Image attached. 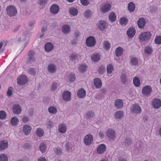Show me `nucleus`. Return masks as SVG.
<instances>
[{
  "mask_svg": "<svg viewBox=\"0 0 161 161\" xmlns=\"http://www.w3.org/2000/svg\"><path fill=\"white\" fill-rule=\"evenodd\" d=\"M6 10L7 14L10 17L16 16L17 13V10L16 8L13 5L8 6Z\"/></svg>",
  "mask_w": 161,
  "mask_h": 161,
  "instance_id": "1",
  "label": "nucleus"
},
{
  "mask_svg": "<svg viewBox=\"0 0 161 161\" xmlns=\"http://www.w3.org/2000/svg\"><path fill=\"white\" fill-rule=\"evenodd\" d=\"M152 35L150 32H145L142 33L139 36V39L142 42L149 40L151 37Z\"/></svg>",
  "mask_w": 161,
  "mask_h": 161,
  "instance_id": "2",
  "label": "nucleus"
},
{
  "mask_svg": "<svg viewBox=\"0 0 161 161\" xmlns=\"http://www.w3.org/2000/svg\"><path fill=\"white\" fill-rule=\"evenodd\" d=\"M86 46L88 47H92L96 44V40L95 38L92 36L88 37L86 41Z\"/></svg>",
  "mask_w": 161,
  "mask_h": 161,
  "instance_id": "3",
  "label": "nucleus"
},
{
  "mask_svg": "<svg viewBox=\"0 0 161 161\" xmlns=\"http://www.w3.org/2000/svg\"><path fill=\"white\" fill-rule=\"evenodd\" d=\"M28 81L27 77L25 75L20 76L17 79V83L19 85H24Z\"/></svg>",
  "mask_w": 161,
  "mask_h": 161,
  "instance_id": "4",
  "label": "nucleus"
},
{
  "mask_svg": "<svg viewBox=\"0 0 161 161\" xmlns=\"http://www.w3.org/2000/svg\"><path fill=\"white\" fill-rule=\"evenodd\" d=\"M93 140L92 136L90 134H88L85 136L83 140V142L86 145H89L92 144Z\"/></svg>",
  "mask_w": 161,
  "mask_h": 161,
  "instance_id": "5",
  "label": "nucleus"
},
{
  "mask_svg": "<svg viewBox=\"0 0 161 161\" xmlns=\"http://www.w3.org/2000/svg\"><path fill=\"white\" fill-rule=\"evenodd\" d=\"M131 111L135 114H139L141 113L142 110L138 104H133L131 108Z\"/></svg>",
  "mask_w": 161,
  "mask_h": 161,
  "instance_id": "6",
  "label": "nucleus"
},
{
  "mask_svg": "<svg viewBox=\"0 0 161 161\" xmlns=\"http://www.w3.org/2000/svg\"><path fill=\"white\" fill-rule=\"evenodd\" d=\"M34 52L32 50L30 51L28 53V58L27 61V63L28 64H30L35 62V59L34 57Z\"/></svg>",
  "mask_w": 161,
  "mask_h": 161,
  "instance_id": "7",
  "label": "nucleus"
},
{
  "mask_svg": "<svg viewBox=\"0 0 161 161\" xmlns=\"http://www.w3.org/2000/svg\"><path fill=\"white\" fill-rule=\"evenodd\" d=\"M152 92V88L149 86H144L142 88V94L145 95H150Z\"/></svg>",
  "mask_w": 161,
  "mask_h": 161,
  "instance_id": "8",
  "label": "nucleus"
},
{
  "mask_svg": "<svg viewBox=\"0 0 161 161\" xmlns=\"http://www.w3.org/2000/svg\"><path fill=\"white\" fill-rule=\"evenodd\" d=\"M71 93L68 91H64L62 95V97L64 100L66 101H70L71 98Z\"/></svg>",
  "mask_w": 161,
  "mask_h": 161,
  "instance_id": "9",
  "label": "nucleus"
},
{
  "mask_svg": "<svg viewBox=\"0 0 161 161\" xmlns=\"http://www.w3.org/2000/svg\"><path fill=\"white\" fill-rule=\"evenodd\" d=\"M124 105V103L122 99H116L114 102V106L115 108L117 109L122 108Z\"/></svg>",
  "mask_w": 161,
  "mask_h": 161,
  "instance_id": "10",
  "label": "nucleus"
},
{
  "mask_svg": "<svg viewBox=\"0 0 161 161\" xmlns=\"http://www.w3.org/2000/svg\"><path fill=\"white\" fill-rule=\"evenodd\" d=\"M59 8L58 6L56 4H53L50 8V12L53 14H58L59 11Z\"/></svg>",
  "mask_w": 161,
  "mask_h": 161,
  "instance_id": "11",
  "label": "nucleus"
},
{
  "mask_svg": "<svg viewBox=\"0 0 161 161\" xmlns=\"http://www.w3.org/2000/svg\"><path fill=\"white\" fill-rule=\"evenodd\" d=\"M106 135L109 138L113 139L115 137V132L114 130L109 129L106 131Z\"/></svg>",
  "mask_w": 161,
  "mask_h": 161,
  "instance_id": "12",
  "label": "nucleus"
},
{
  "mask_svg": "<svg viewBox=\"0 0 161 161\" xmlns=\"http://www.w3.org/2000/svg\"><path fill=\"white\" fill-rule=\"evenodd\" d=\"M13 113L16 114H20L22 111L21 106L18 104L14 105L12 107Z\"/></svg>",
  "mask_w": 161,
  "mask_h": 161,
  "instance_id": "13",
  "label": "nucleus"
},
{
  "mask_svg": "<svg viewBox=\"0 0 161 161\" xmlns=\"http://www.w3.org/2000/svg\"><path fill=\"white\" fill-rule=\"evenodd\" d=\"M106 147L104 144L99 145L97 148V152L99 154H102L106 151Z\"/></svg>",
  "mask_w": 161,
  "mask_h": 161,
  "instance_id": "14",
  "label": "nucleus"
},
{
  "mask_svg": "<svg viewBox=\"0 0 161 161\" xmlns=\"http://www.w3.org/2000/svg\"><path fill=\"white\" fill-rule=\"evenodd\" d=\"M47 69L48 71L51 73H54L57 71L56 66L53 64H51L48 66Z\"/></svg>",
  "mask_w": 161,
  "mask_h": 161,
  "instance_id": "15",
  "label": "nucleus"
},
{
  "mask_svg": "<svg viewBox=\"0 0 161 161\" xmlns=\"http://www.w3.org/2000/svg\"><path fill=\"white\" fill-rule=\"evenodd\" d=\"M58 130L59 133L62 134L65 133L67 131V127L65 124H60L58 127Z\"/></svg>",
  "mask_w": 161,
  "mask_h": 161,
  "instance_id": "16",
  "label": "nucleus"
},
{
  "mask_svg": "<svg viewBox=\"0 0 161 161\" xmlns=\"http://www.w3.org/2000/svg\"><path fill=\"white\" fill-rule=\"evenodd\" d=\"M86 92L83 88L79 89L78 91L77 95L78 97L80 98H83L86 96Z\"/></svg>",
  "mask_w": 161,
  "mask_h": 161,
  "instance_id": "17",
  "label": "nucleus"
},
{
  "mask_svg": "<svg viewBox=\"0 0 161 161\" xmlns=\"http://www.w3.org/2000/svg\"><path fill=\"white\" fill-rule=\"evenodd\" d=\"M136 31L135 29L132 27L129 28L127 31L126 34L130 38H132L135 35Z\"/></svg>",
  "mask_w": 161,
  "mask_h": 161,
  "instance_id": "18",
  "label": "nucleus"
},
{
  "mask_svg": "<svg viewBox=\"0 0 161 161\" xmlns=\"http://www.w3.org/2000/svg\"><path fill=\"white\" fill-rule=\"evenodd\" d=\"M152 104L154 108H158L161 106V101L159 99H155L153 101Z\"/></svg>",
  "mask_w": 161,
  "mask_h": 161,
  "instance_id": "19",
  "label": "nucleus"
},
{
  "mask_svg": "<svg viewBox=\"0 0 161 161\" xmlns=\"http://www.w3.org/2000/svg\"><path fill=\"white\" fill-rule=\"evenodd\" d=\"M63 32L65 34H67L71 31V28L69 25H64L62 27Z\"/></svg>",
  "mask_w": 161,
  "mask_h": 161,
  "instance_id": "20",
  "label": "nucleus"
},
{
  "mask_svg": "<svg viewBox=\"0 0 161 161\" xmlns=\"http://www.w3.org/2000/svg\"><path fill=\"white\" fill-rule=\"evenodd\" d=\"M45 48L46 52H50L53 50V44L51 42H47L45 45Z\"/></svg>",
  "mask_w": 161,
  "mask_h": 161,
  "instance_id": "21",
  "label": "nucleus"
},
{
  "mask_svg": "<svg viewBox=\"0 0 161 161\" xmlns=\"http://www.w3.org/2000/svg\"><path fill=\"white\" fill-rule=\"evenodd\" d=\"M97 26L102 31L107 28L106 22L104 21H100L97 24Z\"/></svg>",
  "mask_w": 161,
  "mask_h": 161,
  "instance_id": "22",
  "label": "nucleus"
},
{
  "mask_svg": "<svg viewBox=\"0 0 161 161\" xmlns=\"http://www.w3.org/2000/svg\"><path fill=\"white\" fill-rule=\"evenodd\" d=\"M145 24V21L143 18L139 19L137 21V25L138 27L140 29H143Z\"/></svg>",
  "mask_w": 161,
  "mask_h": 161,
  "instance_id": "23",
  "label": "nucleus"
},
{
  "mask_svg": "<svg viewBox=\"0 0 161 161\" xmlns=\"http://www.w3.org/2000/svg\"><path fill=\"white\" fill-rule=\"evenodd\" d=\"M31 130V127L29 125H25L23 127V131L26 135H29Z\"/></svg>",
  "mask_w": 161,
  "mask_h": 161,
  "instance_id": "24",
  "label": "nucleus"
},
{
  "mask_svg": "<svg viewBox=\"0 0 161 161\" xmlns=\"http://www.w3.org/2000/svg\"><path fill=\"white\" fill-rule=\"evenodd\" d=\"M111 7V5L110 3H107L102 7L101 10L103 13H106L110 10Z\"/></svg>",
  "mask_w": 161,
  "mask_h": 161,
  "instance_id": "25",
  "label": "nucleus"
},
{
  "mask_svg": "<svg viewBox=\"0 0 161 161\" xmlns=\"http://www.w3.org/2000/svg\"><path fill=\"white\" fill-rule=\"evenodd\" d=\"M8 144L7 141L4 140L0 142V150H2L5 149L8 146Z\"/></svg>",
  "mask_w": 161,
  "mask_h": 161,
  "instance_id": "26",
  "label": "nucleus"
},
{
  "mask_svg": "<svg viewBox=\"0 0 161 161\" xmlns=\"http://www.w3.org/2000/svg\"><path fill=\"white\" fill-rule=\"evenodd\" d=\"M94 83L95 87L97 88H100L102 86V81L98 78L95 79Z\"/></svg>",
  "mask_w": 161,
  "mask_h": 161,
  "instance_id": "27",
  "label": "nucleus"
},
{
  "mask_svg": "<svg viewBox=\"0 0 161 161\" xmlns=\"http://www.w3.org/2000/svg\"><path fill=\"white\" fill-rule=\"evenodd\" d=\"M130 64L132 66H136L138 64V59L134 57H131L130 58Z\"/></svg>",
  "mask_w": 161,
  "mask_h": 161,
  "instance_id": "28",
  "label": "nucleus"
},
{
  "mask_svg": "<svg viewBox=\"0 0 161 161\" xmlns=\"http://www.w3.org/2000/svg\"><path fill=\"white\" fill-rule=\"evenodd\" d=\"M36 134L37 136L39 137L43 136L44 134V131L42 128H39L36 129Z\"/></svg>",
  "mask_w": 161,
  "mask_h": 161,
  "instance_id": "29",
  "label": "nucleus"
},
{
  "mask_svg": "<svg viewBox=\"0 0 161 161\" xmlns=\"http://www.w3.org/2000/svg\"><path fill=\"white\" fill-rule=\"evenodd\" d=\"M87 66L85 64H82L79 65L78 68L79 71L81 73H84L86 71Z\"/></svg>",
  "mask_w": 161,
  "mask_h": 161,
  "instance_id": "30",
  "label": "nucleus"
},
{
  "mask_svg": "<svg viewBox=\"0 0 161 161\" xmlns=\"http://www.w3.org/2000/svg\"><path fill=\"white\" fill-rule=\"evenodd\" d=\"M133 83L135 86L136 87H138L140 85V81L138 77L135 76L133 78Z\"/></svg>",
  "mask_w": 161,
  "mask_h": 161,
  "instance_id": "31",
  "label": "nucleus"
},
{
  "mask_svg": "<svg viewBox=\"0 0 161 161\" xmlns=\"http://www.w3.org/2000/svg\"><path fill=\"white\" fill-rule=\"evenodd\" d=\"M114 117L116 119H120L123 117V112L121 111H116L114 115Z\"/></svg>",
  "mask_w": 161,
  "mask_h": 161,
  "instance_id": "32",
  "label": "nucleus"
},
{
  "mask_svg": "<svg viewBox=\"0 0 161 161\" xmlns=\"http://www.w3.org/2000/svg\"><path fill=\"white\" fill-rule=\"evenodd\" d=\"M19 122L18 118L15 116L13 117L10 120L11 125L14 126L17 125L19 123Z\"/></svg>",
  "mask_w": 161,
  "mask_h": 161,
  "instance_id": "33",
  "label": "nucleus"
},
{
  "mask_svg": "<svg viewBox=\"0 0 161 161\" xmlns=\"http://www.w3.org/2000/svg\"><path fill=\"white\" fill-rule=\"evenodd\" d=\"M123 49L121 47H118L116 49L115 54L117 56H120L123 53Z\"/></svg>",
  "mask_w": 161,
  "mask_h": 161,
  "instance_id": "34",
  "label": "nucleus"
},
{
  "mask_svg": "<svg viewBox=\"0 0 161 161\" xmlns=\"http://www.w3.org/2000/svg\"><path fill=\"white\" fill-rule=\"evenodd\" d=\"M100 59V55L98 53L93 54L91 56V59L94 62H98Z\"/></svg>",
  "mask_w": 161,
  "mask_h": 161,
  "instance_id": "35",
  "label": "nucleus"
},
{
  "mask_svg": "<svg viewBox=\"0 0 161 161\" xmlns=\"http://www.w3.org/2000/svg\"><path fill=\"white\" fill-rule=\"evenodd\" d=\"M48 111L50 113L53 114H56L57 112V108L53 106H50L48 108Z\"/></svg>",
  "mask_w": 161,
  "mask_h": 161,
  "instance_id": "36",
  "label": "nucleus"
},
{
  "mask_svg": "<svg viewBox=\"0 0 161 161\" xmlns=\"http://www.w3.org/2000/svg\"><path fill=\"white\" fill-rule=\"evenodd\" d=\"M135 8V5L133 2H130L128 4V9L130 12H133Z\"/></svg>",
  "mask_w": 161,
  "mask_h": 161,
  "instance_id": "37",
  "label": "nucleus"
},
{
  "mask_svg": "<svg viewBox=\"0 0 161 161\" xmlns=\"http://www.w3.org/2000/svg\"><path fill=\"white\" fill-rule=\"evenodd\" d=\"M39 149L42 153H45L47 149L46 145L44 143H41Z\"/></svg>",
  "mask_w": 161,
  "mask_h": 161,
  "instance_id": "38",
  "label": "nucleus"
},
{
  "mask_svg": "<svg viewBox=\"0 0 161 161\" xmlns=\"http://www.w3.org/2000/svg\"><path fill=\"white\" fill-rule=\"evenodd\" d=\"M109 19L112 22L115 21L116 19V16L115 14L113 12H111L109 15Z\"/></svg>",
  "mask_w": 161,
  "mask_h": 161,
  "instance_id": "39",
  "label": "nucleus"
},
{
  "mask_svg": "<svg viewBox=\"0 0 161 161\" xmlns=\"http://www.w3.org/2000/svg\"><path fill=\"white\" fill-rule=\"evenodd\" d=\"M69 13L70 14L74 16L76 15L78 13L77 10L75 8H71L69 10Z\"/></svg>",
  "mask_w": 161,
  "mask_h": 161,
  "instance_id": "40",
  "label": "nucleus"
},
{
  "mask_svg": "<svg viewBox=\"0 0 161 161\" xmlns=\"http://www.w3.org/2000/svg\"><path fill=\"white\" fill-rule=\"evenodd\" d=\"M78 57V54L76 53H74L70 55L69 56V59L70 61H75Z\"/></svg>",
  "mask_w": 161,
  "mask_h": 161,
  "instance_id": "41",
  "label": "nucleus"
},
{
  "mask_svg": "<svg viewBox=\"0 0 161 161\" xmlns=\"http://www.w3.org/2000/svg\"><path fill=\"white\" fill-rule=\"evenodd\" d=\"M103 47L106 50H108L110 47V44L109 42L107 41H105L103 43Z\"/></svg>",
  "mask_w": 161,
  "mask_h": 161,
  "instance_id": "42",
  "label": "nucleus"
},
{
  "mask_svg": "<svg viewBox=\"0 0 161 161\" xmlns=\"http://www.w3.org/2000/svg\"><path fill=\"white\" fill-rule=\"evenodd\" d=\"M114 69V66L111 64L108 65L107 67V72L108 74H111Z\"/></svg>",
  "mask_w": 161,
  "mask_h": 161,
  "instance_id": "43",
  "label": "nucleus"
},
{
  "mask_svg": "<svg viewBox=\"0 0 161 161\" xmlns=\"http://www.w3.org/2000/svg\"><path fill=\"white\" fill-rule=\"evenodd\" d=\"M120 24L121 25H125L128 22L127 19L125 17H122L119 20Z\"/></svg>",
  "mask_w": 161,
  "mask_h": 161,
  "instance_id": "44",
  "label": "nucleus"
},
{
  "mask_svg": "<svg viewBox=\"0 0 161 161\" xmlns=\"http://www.w3.org/2000/svg\"><path fill=\"white\" fill-rule=\"evenodd\" d=\"M144 50L145 53L148 54H151L152 52V48L149 46L146 47Z\"/></svg>",
  "mask_w": 161,
  "mask_h": 161,
  "instance_id": "45",
  "label": "nucleus"
},
{
  "mask_svg": "<svg viewBox=\"0 0 161 161\" xmlns=\"http://www.w3.org/2000/svg\"><path fill=\"white\" fill-rule=\"evenodd\" d=\"M105 71V67L104 66L102 65L98 68V72L99 73L103 74Z\"/></svg>",
  "mask_w": 161,
  "mask_h": 161,
  "instance_id": "46",
  "label": "nucleus"
},
{
  "mask_svg": "<svg viewBox=\"0 0 161 161\" xmlns=\"http://www.w3.org/2000/svg\"><path fill=\"white\" fill-rule=\"evenodd\" d=\"M28 36L29 34L27 33V32L25 31L23 33L22 37L20 38L21 40L25 41L28 38Z\"/></svg>",
  "mask_w": 161,
  "mask_h": 161,
  "instance_id": "47",
  "label": "nucleus"
},
{
  "mask_svg": "<svg viewBox=\"0 0 161 161\" xmlns=\"http://www.w3.org/2000/svg\"><path fill=\"white\" fill-rule=\"evenodd\" d=\"M0 161H8V157L5 154H0Z\"/></svg>",
  "mask_w": 161,
  "mask_h": 161,
  "instance_id": "48",
  "label": "nucleus"
},
{
  "mask_svg": "<svg viewBox=\"0 0 161 161\" xmlns=\"http://www.w3.org/2000/svg\"><path fill=\"white\" fill-rule=\"evenodd\" d=\"M6 116V114L4 111H0V119H5Z\"/></svg>",
  "mask_w": 161,
  "mask_h": 161,
  "instance_id": "49",
  "label": "nucleus"
},
{
  "mask_svg": "<svg viewBox=\"0 0 161 161\" xmlns=\"http://www.w3.org/2000/svg\"><path fill=\"white\" fill-rule=\"evenodd\" d=\"M155 43L158 44H161V36H158L155 38Z\"/></svg>",
  "mask_w": 161,
  "mask_h": 161,
  "instance_id": "50",
  "label": "nucleus"
},
{
  "mask_svg": "<svg viewBox=\"0 0 161 161\" xmlns=\"http://www.w3.org/2000/svg\"><path fill=\"white\" fill-rule=\"evenodd\" d=\"M92 15V12L90 10H88L85 11L84 13V16L86 18L90 17Z\"/></svg>",
  "mask_w": 161,
  "mask_h": 161,
  "instance_id": "51",
  "label": "nucleus"
},
{
  "mask_svg": "<svg viewBox=\"0 0 161 161\" xmlns=\"http://www.w3.org/2000/svg\"><path fill=\"white\" fill-rule=\"evenodd\" d=\"M120 79L122 82L125 83L127 81L126 75L125 74H123L120 76Z\"/></svg>",
  "mask_w": 161,
  "mask_h": 161,
  "instance_id": "52",
  "label": "nucleus"
},
{
  "mask_svg": "<svg viewBox=\"0 0 161 161\" xmlns=\"http://www.w3.org/2000/svg\"><path fill=\"white\" fill-rule=\"evenodd\" d=\"M94 115V114L92 111H89L86 114V117L88 118L93 117Z\"/></svg>",
  "mask_w": 161,
  "mask_h": 161,
  "instance_id": "53",
  "label": "nucleus"
},
{
  "mask_svg": "<svg viewBox=\"0 0 161 161\" xmlns=\"http://www.w3.org/2000/svg\"><path fill=\"white\" fill-rule=\"evenodd\" d=\"M36 71L33 68H30L28 70L29 74L31 75H35L36 74Z\"/></svg>",
  "mask_w": 161,
  "mask_h": 161,
  "instance_id": "54",
  "label": "nucleus"
},
{
  "mask_svg": "<svg viewBox=\"0 0 161 161\" xmlns=\"http://www.w3.org/2000/svg\"><path fill=\"white\" fill-rule=\"evenodd\" d=\"M22 120L23 122L26 123L29 121L30 119L28 116H25L22 118Z\"/></svg>",
  "mask_w": 161,
  "mask_h": 161,
  "instance_id": "55",
  "label": "nucleus"
},
{
  "mask_svg": "<svg viewBox=\"0 0 161 161\" xmlns=\"http://www.w3.org/2000/svg\"><path fill=\"white\" fill-rule=\"evenodd\" d=\"M125 145L126 146H129L132 143V141L129 138L125 139Z\"/></svg>",
  "mask_w": 161,
  "mask_h": 161,
  "instance_id": "56",
  "label": "nucleus"
},
{
  "mask_svg": "<svg viewBox=\"0 0 161 161\" xmlns=\"http://www.w3.org/2000/svg\"><path fill=\"white\" fill-rule=\"evenodd\" d=\"M12 87H9L8 89L7 95L8 97L11 96L12 94Z\"/></svg>",
  "mask_w": 161,
  "mask_h": 161,
  "instance_id": "57",
  "label": "nucleus"
},
{
  "mask_svg": "<svg viewBox=\"0 0 161 161\" xmlns=\"http://www.w3.org/2000/svg\"><path fill=\"white\" fill-rule=\"evenodd\" d=\"M81 4L84 6H86L89 4L88 0H80Z\"/></svg>",
  "mask_w": 161,
  "mask_h": 161,
  "instance_id": "58",
  "label": "nucleus"
},
{
  "mask_svg": "<svg viewBox=\"0 0 161 161\" xmlns=\"http://www.w3.org/2000/svg\"><path fill=\"white\" fill-rule=\"evenodd\" d=\"M75 79V76L73 74H70L69 79V81L71 82L74 81Z\"/></svg>",
  "mask_w": 161,
  "mask_h": 161,
  "instance_id": "59",
  "label": "nucleus"
},
{
  "mask_svg": "<svg viewBox=\"0 0 161 161\" xmlns=\"http://www.w3.org/2000/svg\"><path fill=\"white\" fill-rule=\"evenodd\" d=\"M57 84L56 83L54 82L52 84V86L51 87V89L52 91H54L56 90L57 87Z\"/></svg>",
  "mask_w": 161,
  "mask_h": 161,
  "instance_id": "60",
  "label": "nucleus"
},
{
  "mask_svg": "<svg viewBox=\"0 0 161 161\" xmlns=\"http://www.w3.org/2000/svg\"><path fill=\"white\" fill-rule=\"evenodd\" d=\"M47 2V0H39L38 3L41 5H43Z\"/></svg>",
  "mask_w": 161,
  "mask_h": 161,
  "instance_id": "61",
  "label": "nucleus"
},
{
  "mask_svg": "<svg viewBox=\"0 0 161 161\" xmlns=\"http://www.w3.org/2000/svg\"><path fill=\"white\" fill-rule=\"evenodd\" d=\"M55 151L56 153L58 155H59L62 153V149L61 148H56Z\"/></svg>",
  "mask_w": 161,
  "mask_h": 161,
  "instance_id": "62",
  "label": "nucleus"
},
{
  "mask_svg": "<svg viewBox=\"0 0 161 161\" xmlns=\"http://www.w3.org/2000/svg\"><path fill=\"white\" fill-rule=\"evenodd\" d=\"M158 8L156 7H151L150 8V11L152 12H154L157 11Z\"/></svg>",
  "mask_w": 161,
  "mask_h": 161,
  "instance_id": "63",
  "label": "nucleus"
},
{
  "mask_svg": "<svg viewBox=\"0 0 161 161\" xmlns=\"http://www.w3.org/2000/svg\"><path fill=\"white\" fill-rule=\"evenodd\" d=\"M98 135L99 137L101 138H102L104 137L105 136L104 134L103 133V132L102 131H100L99 132Z\"/></svg>",
  "mask_w": 161,
  "mask_h": 161,
  "instance_id": "64",
  "label": "nucleus"
}]
</instances>
